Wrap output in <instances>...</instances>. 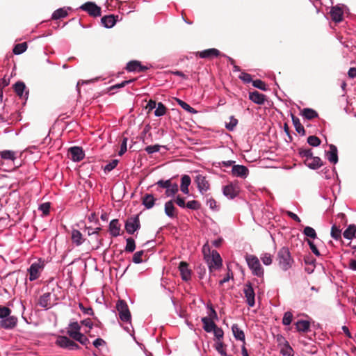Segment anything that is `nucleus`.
I'll return each mask as SVG.
<instances>
[{
  "label": "nucleus",
  "instance_id": "19",
  "mask_svg": "<svg viewBox=\"0 0 356 356\" xmlns=\"http://www.w3.org/2000/svg\"><path fill=\"white\" fill-rule=\"evenodd\" d=\"M232 172L234 176L245 178L248 176L249 170L244 165H235L232 167Z\"/></svg>",
  "mask_w": 356,
  "mask_h": 356
},
{
  "label": "nucleus",
  "instance_id": "15",
  "mask_svg": "<svg viewBox=\"0 0 356 356\" xmlns=\"http://www.w3.org/2000/svg\"><path fill=\"white\" fill-rule=\"evenodd\" d=\"M249 99L254 104L263 105L266 101V96L257 90L249 92Z\"/></svg>",
  "mask_w": 356,
  "mask_h": 356
},
{
  "label": "nucleus",
  "instance_id": "57",
  "mask_svg": "<svg viewBox=\"0 0 356 356\" xmlns=\"http://www.w3.org/2000/svg\"><path fill=\"white\" fill-rule=\"evenodd\" d=\"M38 210L42 213V215L47 216L49 213L50 210V203L45 202L39 206Z\"/></svg>",
  "mask_w": 356,
  "mask_h": 356
},
{
  "label": "nucleus",
  "instance_id": "26",
  "mask_svg": "<svg viewBox=\"0 0 356 356\" xmlns=\"http://www.w3.org/2000/svg\"><path fill=\"white\" fill-rule=\"evenodd\" d=\"M101 21L106 28H112L116 23V19L113 15H105L101 19Z\"/></svg>",
  "mask_w": 356,
  "mask_h": 356
},
{
  "label": "nucleus",
  "instance_id": "12",
  "mask_svg": "<svg viewBox=\"0 0 356 356\" xmlns=\"http://www.w3.org/2000/svg\"><path fill=\"white\" fill-rule=\"evenodd\" d=\"M126 70L129 72H142L147 70L148 67L142 65L140 61L131 60L127 63Z\"/></svg>",
  "mask_w": 356,
  "mask_h": 356
},
{
  "label": "nucleus",
  "instance_id": "50",
  "mask_svg": "<svg viewBox=\"0 0 356 356\" xmlns=\"http://www.w3.org/2000/svg\"><path fill=\"white\" fill-rule=\"evenodd\" d=\"M293 320V314L291 312H286L284 314V316L282 318V323L284 325H289Z\"/></svg>",
  "mask_w": 356,
  "mask_h": 356
},
{
  "label": "nucleus",
  "instance_id": "45",
  "mask_svg": "<svg viewBox=\"0 0 356 356\" xmlns=\"http://www.w3.org/2000/svg\"><path fill=\"white\" fill-rule=\"evenodd\" d=\"M140 227V224H125L126 232L129 234H133Z\"/></svg>",
  "mask_w": 356,
  "mask_h": 356
},
{
  "label": "nucleus",
  "instance_id": "20",
  "mask_svg": "<svg viewBox=\"0 0 356 356\" xmlns=\"http://www.w3.org/2000/svg\"><path fill=\"white\" fill-rule=\"evenodd\" d=\"M81 325L78 322H72L69 324L67 333L72 339H74L78 334L81 333Z\"/></svg>",
  "mask_w": 356,
  "mask_h": 356
},
{
  "label": "nucleus",
  "instance_id": "3",
  "mask_svg": "<svg viewBox=\"0 0 356 356\" xmlns=\"http://www.w3.org/2000/svg\"><path fill=\"white\" fill-rule=\"evenodd\" d=\"M245 261L253 275L263 277L264 275V268L261 266L259 259L253 254H247Z\"/></svg>",
  "mask_w": 356,
  "mask_h": 356
},
{
  "label": "nucleus",
  "instance_id": "21",
  "mask_svg": "<svg viewBox=\"0 0 356 356\" xmlns=\"http://www.w3.org/2000/svg\"><path fill=\"white\" fill-rule=\"evenodd\" d=\"M232 331L234 335V337L236 340L241 341L243 343V345L245 343V337L244 332L238 327L237 324H233L232 326Z\"/></svg>",
  "mask_w": 356,
  "mask_h": 356
},
{
  "label": "nucleus",
  "instance_id": "23",
  "mask_svg": "<svg viewBox=\"0 0 356 356\" xmlns=\"http://www.w3.org/2000/svg\"><path fill=\"white\" fill-rule=\"evenodd\" d=\"M343 236L348 240H352L356 238V225L355 224H350L343 231Z\"/></svg>",
  "mask_w": 356,
  "mask_h": 356
},
{
  "label": "nucleus",
  "instance_id": "4",
  "mask_svg": "<svg viewBox=\"0 0 356 356\" xmlns=\"http://www.w3.org/2000/svg\"><path fill=\"white\" fill-rule=\"evenodd\" d=\"M116 309L119 314L120 319L123 322H131V313L129 312L127 302L123 300H118L116 303Z\"/></svg>",
  "mask_w": 356,
  "mask_h": 356
},
{
  "label": "nucleus",
  "instance_id": "16",
  "mask_svg": "<svg viewBox=\"0 0 356 356\" xmlns=\"http://www.w3.org/2000/svg\"><path fill=\"white\" fill-rule=\"evenodd\" d=\"M330 14L331 19L336 23L343 20V9L338 6L332 7Z\"/></svg>",
  "mask_w": 356,
  "mask_h": 356
},
{
  "label": "nucleus",
  "instance_id": "28",
  "mask_svg": "<svg viewBox=\"0 0 356 356\" xmlns=\"http://www.w3.org/2000/svg\"><path fill=\"white\" fill-rule=\"evenodd\" d=\"M331 237L336 241H341L342 238V229L337 225V224H333L331 232H330Z\"/></svg>",
  "mask_w": 356,
  "mask_h": 356
},
{
  "label": "nucleus",
  "instance_id": "53",
  "mask_svg": "<svg viewBox=\"0 0 356 356\" xmlns=\"http://www.w3.org/2000/svg\"><path fill=\"white\" fill-rule=\"evenodd\" d=\"M143 254H144L143 250H140V251H137L136 252H135L134 254L133 255V258H132L133 262L135 264L142 263L143 261L142 259V257L143 256Z\"/></svg>",
  "mask_w": 356,
  "mask_h": 356
},
{
  "label": "nucleus",
  "instance_id": "25",
  "mask_svg": "<svg viewBox=\"0 0 356 356\" xmlns=\"http://www.w3.org/2000/svg\"><path fill=\"white\" fill-rule=\"evenodd\" d=\"M202 322L203 323V329L207 332H211L212 330L215 329L216 326V323L213 321L212 319L209 317H203L202 318Z\"/></svg>",
  "mask_w": 356,
  "mask_h": 356
},
{
  "label": "nucleus",
  "instance_id": "14",
  "mask_svg": "<svg viewBox=\"0 0 356 356\" xmlns=\"http://www.w3.org/2000/svg\"><path fill=\"white\" fill-rule=\"evenodd\" d=\"M179 270L184 281H188L191 279V270L189 269L186 262L181 261L179 265Z\"/></svg>",
  "mask_w": 356,
  "mask_h": 356
},
{
  "label": "nucleus",
  "instance_id": "42",
  "mask_svg": "<svg viewBox=\"0 0 356 356\" xmlns=\"http://www.w3.org/2000/svg\"><path fill=\"white\" fill-rule=\"evenodd\" d=\"M166 110L167 108L165 105L163 103L159 102L157 104V108L154 111V115L157 117L163 116L165 114Z\"/></svg>",
  "mask_w": 356,
  "mask_h": 356
},
{
  "label": "nucleus",
  "instance_id": "46",
  "mask_svg": "<svg viewBox=\"0 0 356 356\" xmlns=\"http://www.w3.org/2000/svg\"><path fill=\"white\" fill-rule=\"evenodd\" d=\"M252 86L257 88H259L263 91L268 90V87L265 82L260 79H256L252 81Z\"/></svg>",
  "mask_w": 356,
  "mask_h": 356
},
{
  "label": "nucleus",
  "instance_id": "5",
  "mask_svg": "<svg viewBox=\"0 0 356 356\" xmlns=\"http://www.w3.org/2000/svg\"><path fill=\"white\" fill-rule=\"evenodd\" d=\"M210 270L219 269L222 266V259L216 250H212L210 257L205 259Z\"/></svg>",
  "mask_w": 356,
  "mask_h": 356
},
{
  "label": "nucleus",
  "instance_id": "54",
  "mask_svg": "<svg viewBox=\"0 0 356 356\" xmlns=\"http://www.w3.org/2000/svg\"><path fill=\"white\" fill-rule=\"evenodd\" d=\"M11 314V309L5 306H0V319L3 320Z\"/></svg>",
  "mask_w": 356,
  "mask_h": 356
},
{
  "label": "nucleus",
  "instance_id": "8",
  "mask_svg": "<svg viewBox=\"0 0 356 356\" xmlns=\"http://www.w3.org/2000/svg\"><path fill=\"white\" fill-rule=\"evenodd\" d=\"M68 153L70 154L71 159L74 162L81 161L85 156L82 147L78 146L69 148Z\"/></svg>",
  "mask_w": 356,
  "mask_h": 356
},
{
  "label": "nucleus",
  "instance_id": "62",
  "mask_svg": "<svg viewBox=\"0 0 356 356\" xmlns=\"http://www.w3.org/2000/svg\"><path fill=\"white\" fill-rule=\"evenodd\" d=\"M161 146L159 145H149L145 148V152L149 154H153L159 151Z\"/></svg>",
  "mask_w": 356,
  "mask_h": 356
},
{
  "label": "nucleus",
  "instance_id": "34",
  "mask_svg": "<svg viewBox=\"0 0 356 356\" xmlns=\"http://www.w3.org/2000/svg\"><path fill=\"white\" fill-rule=\"evenodd\" d=\"M16 152L11 150H4L0 152L1 157L5 160L14 161L15 159H16Z\"/></svg>",
  "mask_w": 356,
  "mask_h": 356
},
{
  "label": "nucleus",
  "instance_id": "17",
  "mask_svg": "<svg viewBox=\"0 0 356 356\" xmlns=\"http://www.w3.org/2000/svg\"><path fill=\"white\" fill-rule=\"evenodd\" d=\"M51 293L49 292L43 293L39 298L38 305L44 309H49L53 305L51 302Z\"/></svg>",
  "mask_w": 356,
  "mask_h": 356
},
{
  "label": "nucleus",
  "instance_id": "48",
  "mask_svg": "<svg viewBox=\"0 0 356 356\" xmlns=\"http://www.w3.org/2000/svg\"><path fill=\"white\" fill-rule=\"evenodd\" d=\"M307 143L311 146L317 147L320 145L321 141L318 137L316 136H310L307 138Z\"/></svg>",
  "mask_w": 356,
  "mask_h": 356
},
{
  "label": "nucleus",
  "instance_id": "22",
  "mask_svg": "<svg viewBox=\"0 0 356 356\" xmlns=\"http://www.w3.org/2000/svg\"><path fill=\"white\" fill-rule=\"evenodd\" d=\"M327 157L330 163L334 164L338 162L337 148L334 145H330V150L327 152Z\"/></svg>",
  "mask_w": 356,
  "mask_h": 356
},
{
  "label": "nucleus",
  "instance_id": "47",
  "mask_svg": "<svg viewBox=\"0 0 356 356\" xmlns=\"http://www.w3.org/2000/svg\"><path fill=\"white\" fill-rule=\"evenodd\" d=\"M178 185L175 183H171L170 186L165 191V195L167 196L175 195L178 192Z\"/></svg>",
  "mask_w": 356,
  "mask_h": 356
},
{
  "label": "nucleus",
  "instance_id": "37",
  "mask_svg": "<svg viewBox=\"0 0 356 356\" xmlns=\"http://www.w3.org/2000/svg\"><path fill=\"white\" fill-rule=\"evenodd\" d=\"M14 90L15 93L20 97H23L24 91L26 88V86L24 82L17 81L14 86Z\"/></svg>",
  "mask_w": 356,
  "mask_h": 356
},
{
  "label": "nucleus",
  "instance_id": "32",
  "mask_svg": "<svg viewBox=\"0 0 356 356\" xmlns=\"http://www.w3.org/2000/svg\"><path fill=\"white\" fill-rule=\"evenodd\" d=\"M310 323L307 321L300 320L296 323V328L298 332H305L309 329Z\"/></svg>",
  "mask_w": 356,
  "mask_h": 356
},
{
  "label": "nucleus",
  "instance_id": "61",
  "mask_svg": "<svg viewBox=\"0 0 356 356\" xmlns=\"http://www.w3.org/2000/svg\"><path fill=\"white\" fill-rule=\"evenodd\" d=\"M238 124V120L234 118L233 116L230 118V122L226 124V128L229 131H233Z\"/></svg>",
  "mask_w": 356,
  "mask_h": 356
},
{
  "label": "nucleus",
  "instance_id": "41",
  "mask_svg": "<svg viewBox=\"0 0 356 356\" xmlns=\"http://www.w3.org/2000/svg\"><path fill=\"white\" fill-rule=\"evenodd\" d=\"M127 244L124 250L127 252H132L136 249V244L134 238H128L126 240Z\"/></svg>",
  "mask_w": 356,
  "mask_h": 356
},
{
  "label": "nucleus",
  "instance_id": "7",
  "mask_svg": "<svg viewBox=\"0 0 356 356\" xmlns=\"http://www.w3.org/2000/svg\"><path fill=\"white\" fill-rule=\"evenodd\" d=\"M243 293L246 298V302L249 307H252L255 304V293L251 284H245Z\"/></svg>",
  "mask_w": 356,
  "mask_h": 356
},
{
  "label": "nucleus",
  "instance_id": "2",
  "mask_svg": "<svg viewBox=\"0 0 356 356\" xmlns=\"http://www.w3.org/2000/svg\"><path fill=\"white\" fill-rule=\"evenodd\" d=\"M277 260L279 266L284 271L290 269L293 262L288 248L283 247L277 252Z\"/></svg>",
  "mask_w": 356,
  "mask_h": 356
},
{
  "label": "nucleus",
  "instance_id": "40",
  "mask_svg": "<svg viewBox=\"0 0 356 356\" xmlns=\"http://www.w3.org/2000/svg\"><path fill=\"white\" fill-rule=\"evenodd\" d=\"M109 231L113 236H119L120 234V224H109Z\"/></svg>",
  "mask_w": 356,
  "mask_h": 356
},
{
  "label": "nucleus",
  "instance_id": "18",
  "mask_svg": "<svg viewBox=\"0 0 356 356\" xmlns=\"http://www.w3.org/2000/svg\"><path fill=\"white\" fill-rule=\"evenodd\" d=\"M305 164L311 169H318L323 165V161L318 156H312L310 159H305Z\"/></svg>",
  "mask_w": 356,
  "mask_h": 356
},
{
  "label": "nucleus",
  "instance_id": "64",
  "mask_svg": "<svg viewBox=\"0 0 356 356\" xmlns=\"http://www.w3.org/2000/svg\"><path fill=\"white\" fill-rule=\"evenodd\" d=\"M173 202L181 208H185L186 207V204L185 203V198L181 197L180 195H177Z\"/></svg>",
  "mask_w": 356,
  "mask_h": 356
},
{
  "label": "nucleus",
  "instance_id": "52",
  "mask_svg": "<svg viewBox=\"0 0 356 356\" xmlns=\"http://www.w3.org/2000/svg\"><path fill=\"white\" fill-rule=\"evenodd\" d=\"M216 351L222 356H227L226 351L224 350V343L222 341H216L215 344Z\"/></svg>",
  "mask_w": 356,
  "mask_h": 356
},
{
  "label": "nucleus",
  "instance_id": "27",
  "mask_svg": "<svg viewBox=\"0 0 356 356\" xmlns=\"http://www.w3.org/2000/svg\"><path fill=\"white\" fill-rule=\"evenodd\" d=\"M72 241L73 243L79 246L84 242V238L79 230L73 229L72 232Z\"/></svg>",
  "mask_w": 356,
  "mask_h": 356
},
{
  "label": "nucleus",
  "instance_id": "43",
  "mask_svg": "<svg viewBox=\"0 0 356 356\" xmlns=\"http://www.w3.org/2000/svg\"><path fill=\"white\" fill-rule=\"evenodd\" d=\"M298 154L301 157L305 158V159H310L313 156V153L311 149L299 148Z\"/></svg>",
  "mask_w": 356,
  "mask_h": 356
},
{
  "label": "nucleus",
  "instance_id": "10",
  "mask_svg": "<svg viewBox=\"0 0 356 356\" xmlns=\"http://www.w3.org/2000/svg\"><path fill=\"white\" fill-rule=\"evenodd\" d=\"M195 182L200 192L202 194H203L204 192H207L210 188L209 181L207 180L206 177L202 175H198L196 176Z\"/></svg>",
  "mask_w": 356,
  "mask_h": 356
},
{
  "label": "nucleus",
  "instance_id": "31",
  "mask_svg": "<svg viewBox=\"0 0 356 356\" xmlns=\"http://www.w3.org/2000/svg\"><path fill=\"white\" fill-rule=\"evenodd\" d=\"M155 200L156 199L152 194H145L143 197V204L147 209H151L154 205Z\"/></svg>",
  "mask_w": 356,
  "mask_h": 356
},
{
  "label": "nucleus",
  "instance_id": "39",
  "mask_svg": "<svg viewBox=\"0 0 356 356\" xmlns=\"http://www.w3.org/2000/svg\"><path fill=\"white\" fill-rule=\"evenodd\" d=\"M27 49V44L26 42H22V43H19V44H17L13 49V52L16 54V55H18V54H21L22 53H24Z\"/></svg>",
  "mask_w": 356,
  "mask_h": 356
},
{
  "label": "nucleus",
  "instance_id": "36",
  "mask_svg": "<svg viewBox=\"0 0 356 356\" xmlns=\"http://www.w3.org/2000/svg\"><path fill=\"white\" fill-rule=\"evenodd\" d=\"M280 353L283 356H293V350L290 346L288 341H285L284 346L282 347L280 350Z\"/></svg>",
  "mask_w": 356,
  "mask_h": 356
},
{
  "label": "nucleus",
  "instance_id": "35",
  "mask_svg": "<svg viewBox=\"0 0 356 356\" xmlns=\"http://www.w3.org/2000/svg\"><path fill=\"white\" fill-rule=\"evenodd\" d=\"M71 339L65 336H59L56 341V343L63 348H67L69 346Z\"/></svg>",
  "mask_w": 356,
  "mask_h": 356
},
{
  "label": "nucleus",
  "instance_id": "51",
  "mask_svg": "<svg viewBox=\"0 0 356 356\" xmlns=\"http://www.w3.org/2000/svg\"><path fill=\"white\" fill-rule=\"evenodd\" d=\"M74 340L79 342L83 346H87L88 343H90L89 339L82 333H80L78 334Z\"/></svg>",
  "mask_w": 356,
  "mask_h": 356
},
{
  "label": "nucleus",
  "instance_id": "1",
  "mask_svg": "<svg viewBox=\"0 0 356 356\" xmlns=\"http://www.w3.org/2000/svg\"><path fill=\"white\" fill-rule=\"evenodd\" d=\"M45 267V261L41 258L33 262L27 269L28 279L30 282L38 280Z\"/></svg>",
  "mask_w": 356,
  "mask_h": 356
},
{
  "label": "nucleus",
  "instance_id": "24",
  "mask_svg": "<svg viewBox=\"0 0 356 356\" xmlns=\"http://www.w3.org/2000/svg\"><path fill=\"white\" fill-rule=\"evenodd\" d=\"M165 213L168 216H169L170 218L177 216L176 208L174 206L173 200H170V201H168L167 202H165Z\"/></svg>",
  "mask_w": 356,
  "mask_h": 356
},
{
  "label": "nucleus",
  "instance_id": "55",
  "mask_svg": "<svg viewBox=\"0 0 356 356\" xmlns=\"http://www.w3.org/2000/svg\"><path fill=\"white\" fill-rule=\"evenodd\" d=\"M282 216L284 218L285 216L289 217L292 220L296 221V222H300V219L299 217L291 211H284L282 212Z\"/></svg>",
  "mask_w": 356,
  "mask_h": 356
},
{
  "label": "nucleus",
  "instance_id": "49",
  "mask_svg": "<svg viewBox=\"0 0 356 356\" xmlns=\"http://www.w3.org/2000/svg\"><path fill=\"white\" fill-rule=\"evenodd\" d=\"M303 233L305 236L307 237H309L311 238H316V233L314 229H313L311 227H305L303 231Z\"/></svg>",
  "mask_w": 356,
  "mask_h": 356
},
{
  "label": "nucleus",
  "instance_id": "38",
  "mask_svg": "<svg viewBox=\"0 0 356 356\" xmlns=\"http://www.w3.org/2000/svg\"><path fill=\"white\" fill-rule=\"evenodd\" d=\"M175 100L183 109L188 111V113H197V111L195 108H193V107H191L186 102H185L178 98H175Z\"/></svg>",
  "mask_w": 356,
  "mask_h": 356
},
{
  "label": "nucleus",
  "instance_id": "9",
  "mask_svg": "<svg viewBox=\"0 0 356 356\" xmlns=\"http://www.w3.org/2000/svg\"><path fill=\"white\" fill-rule=\"evenodd\" d=\"M17 318L15 316H8L4 319L1 320L0 326L5 330H13L17 324Z\"/></svg>",
  "mask_w": 356,
  "mask_h": 356
},
{
  "label": "nucleus",
  "instance_id": "29",
  "mask_svg": "<svg viewBox=\"0 0 356 356\" xmlns=\"http://www.w3.org/2000/svg\"><path fill=\"white\" fill-rule=\"evenodd\" d=\"M191 179L188 175H185L182 176L180 189L184 194L189 193L188 186L191 184Z\"/></svg>",
  "mask_w": 356,
  "mask_h": 356
},
{
  "label": "nucleus",
  "instance_id": "60",
  "mask_svg": "<svg viewBox=\"0 0 356 356\" xmlns=\"http://www.w3.org/2000/svg\"><path fill=\"white\" fill-rule=\"evenodd\" d=\"M238 77L241 80H242L244 83H248L250 82L252 83V81H253L252 79V76L250 74L244 72H241Z\"/></svg>",
  "mask_w": 356,
  "mask_h": 356
},
{
  "label": "nucleus",
  "instance_id": "11",
  "mask_svg": "<svg viewBox=\"0 0 356 356\" xmlns=\"http://www.w3.org/2000/svg\"><path fill=\"white\" fill-rule=\"evenodd\" d=\"M238 193L239 188L236 184H230L223 188V194L230 199L236 197Z\"/></svg>",
  "mask_w": 356,
  "mask_h": 356
},
{
  "label": "nucleus",
  "instance_id": "6",
  "mask_svg": "<svg viewBox=\"0 0 356 356\" xmlns=\"http://www.w3.org/2000/svg\"><path fill=\"white\" fill-rule=\"evenodd\" d=\"M80 8L87 12L90 16L98 17L101 15V8L93 2H86Z\"/></svg>",
  "mask_w": 356,
  "mask_h": 356
},
{
  "label": "nucleus",
  "instance_id": "59",
  "mask_svg": "<svg viewBox=\"0 0 356 356\" xmlns=\"http://www.w3.org/2000/svg\"><path fill=\"white\" fill-rule=\"evenodd\" d=\"M186 207L190 209L197 210L201 207V204L197 200H191L187 202Z\"/></svg>",
  "mask_w": 356,
  "mask_h": 356
},
{
  "label": "nucleus",
  "instance_id": "44",
  "mask_svg": "<svg viewBox=\"0 0 356 356\" xmlns=\"http://www.w3.org/2000/svg\"><path fill=\"white\" fill-rule=\"evenodd\" d=\"M67 15V12L63 8H59L54 12L52 15V19H58L63 18Z\"/></svg>",
  "mask_w": 356,
  "mask_h": 356
},
{
  "label": "nucleus",
  "instance_id": "13",
  "mask_svg": "<svg viewBox=\"0 0 356 356\" xmlns=\"http://www.w3.org/2000/svg\"><path fill=\"white\" fill-rule=\"evenodd\" d=\"M196 55L202 58L211 59L214 57H218L220 55V52L218 49L215 48L205 49L202 51H197Z\"/></svg>",
  "mask_w": 356,
  "mask_h": 356
},
{
  "label": "nucleus",
  "instance_id": "33",
  "mask_svg": "<svg viewBox=\"0 0 356 356\" xmlns=\"http://www.w3.org/2000/svg\"><path fill=\"white\" fill-rule=\"evenodd\" d=\"M302 115L307 120H312L318 116V113L312 108H306L301 111Z\"/></svg>",
  "mask_w": 356,
  "mask_h": 356
},
{
  "label": "nucleus",
  "instance_id": "63",
  "mask_svg": "<svg viewBox=\"0 0 356 356\" xmlns=\"http://www.w3.org/2000/svg\"><path fill=\"white\" fill-rule=\"evenodd\" d=\"M118 163V160H117V159L112 160L110 163H108V164H106L105 165L104 171H106V172L111 171L117 166Z\"/></svg>",
  "mask_w": 356,
  "mask_h": 356
},
{
  "label": "nucleus",
  "instance_id": "30",
  "mask_svg": "<svg viewBox=\"0 0 356 356\" xmlns=\"http://www.w3.org/2000/svg\"><path fill=\"white\" fill-rule=\"evenodd\" d=\"M291 118H292V122L295 127L296 131L298 134L304 136L305 134V129L304 127L302 125V124L300 123L299 118H297L296 116H295L292 113H291Z\"/></svg>",
  "mask_w": 356,
  "mask_h": 356
},
{
  "label": "nucleus",
  "instance_id": "58",
  "mask_svg": "<svg viewBox=\"0 0 356 356\" xmlns=\"http://www.w3.org/2000/svg\"><path fill=\"white\" fill-rule=\"evenodd\" d=\"M213 332V334L215 337L218 339V341H221L224 336V332L222 330V328L217 327V325L215 327V329L212 330Z\"/></svg>",
  "mask_w": 356,
  "mask_h": 356
},
{
  "label": "nucleus",
  "instance_id": "56",
  "mask_svg": "<svg viewBox=\"0 0 356 356\" xmlns=\"http://www.w3.org/2000/svg\"><path fill=\"white\" fill-rule=\"evenodd\" d=\"M261 259L263 264L266 266H269L272 264L273 259L272 256L269 253H264L261 254Z\"/></svg>",
  "mask_w": 356,
  "mask_h": 356
}]
</instances>
